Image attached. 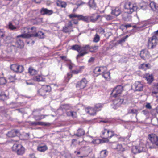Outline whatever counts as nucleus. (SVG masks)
<instances>
[{
    "label": "nucleus",
    "instance_id": "1",
    "mask_svg": "<svg viewBox=\"0 0 158 158\" xmlns=\"http://www.w3.org/2000/svg\"><path fill=\"white\" fill-rule=\"evenodd\" d=\"M98 46H92L90 47L89 45H86L84 47V48L81 50L80 54L77 55V59L79 58L80 57L83 56L84 55L87 54V51L88 50H91L93 49L94 51H95L98 50Z\"/></svg>",
    "mask_w": 158,
    "mask_h": 158
},
{
    "label": "nucleus",
    "instance_id": "2",
    "mask_svg": "<svg viewBox=\"0 0 158 158\" xmlns=\"http://www.w3.org/2000/svg\"><path fill=\"white\" fill-rule=\"evenodd\" d=\"M146 150V145L143 143H140L138 146H133L132 149V152L134 154L140 153L145 151Z\"/></svg>",
    "mask_w": 158,
    "mask_h": 158
},
{
    "label": "nucleus",
    "instance_id": "3",
    "mask_svg": "<svg viewBox=\"0 0 158 158\" xmlns=\"http://www.w3.org/2000/svg\"><path fill=\"white\" fill-rule=\"evenodd\" d=\"M13 151L16 152L19 155H22L25 152V149L23 146L20 144H14L12 147Z\"/></svg>",
    "mask_w": 158,
    "mask_h": 158
},
{
    "label": "nucleus",
    "instance_id": "4",
    "mask_svg": "<svg viewBox=\"0 0 158 158\" xmlns=\"http://www.w3.org/2000/svg\"><path fill=\"white\" fill-rule=\"evenodd\" d=\"M124 7L127 10V13H131L137 9L135 4H133L129 2H127L125 4Z\"/></svg>",
    "mask_w": 158,
    "mask_h": 158
},
{
    "label": "nucleus",
    "instance_id": "5",
    "mask_svg": "<svg viewBox=\"0 0 158 158\" xmlns=\"http://www.w3.org/2000/svg\"><path fill=\"white\" fill-rule=\"evenodd\" d=\"M158 42V40L156 36L153 35L150 38L148 42V47L150 49H152L155 48L156 45Z\"/></svg>",
    "mask_w": 158,
    "mask_h": 158
},
{
    "label": "nucleus",
    "instance_id": "6",
    "mask_svg": "<svg viewBox=\"0 0 158 158\" xmlns=\"http://www.w3.org/2000/svg\"><path fill=\"white\" fill-rule=\"evenodd\" d=\"M30 27H25L22 28L21 30V32L22 33L17 37V38L19 37H21L24 38H27L30 37V35H29Z\"/></svg>",
    "mask_w": 158,
    "mask_h": 158
},
{
    "label": "nucleus",
    "instance_id": "7",
    "mask_svg": "<svg viewBox=\"0 0 158 158\" xmlns=\"http://www.w3.org/2000/svg\"><path fill=\"white\" fill-rule=\"evenodd\" d=\"M115 135L113 131H110L106 129H105L102 131L101 137L103 139L110 138L113 136Z\"/></svg>",
    "mask_w": 158,
    "mask_h": 158
},
{
    "label": "nucleus",
    "instance_id": "8",
    "mask_svg": "<svg viewBox=\"0 0 158 158\" xmlns=\"http://www.w3.org/2000/svg\"><path fill=\"white\" fill-rule=\"evenodd\" d=\"M123 90V87L121 85H118L113 90L111 94L113 97H116L119 96Z\"/></svg>",
    "mask_w": 158,
    "mask_h": 158
},
{
    "label": "nucleus",
    "instance_id": "9",
    "mask_svg": "<svg viewBox=\"0 0 158 158\" xmlns=\"http://www.w3.org/2000/svg\"><path fill=\"white\" fill-rule=\"evenodd\" d=\"M87 83V80L85 78H84L77 83L76 87L78 90L82 89L86 86Z\"/></svg>",
    "mask_w": 158,
    "mask_h": 158
},
{
    "label": "nucleus",
    "instance_id": "10",
    "mask_svg": "<svg viewBox=\"0 0 158 158\" xmlns=\"http://www.w3.org/2000/svg\"><path fill=\"white\" fill-rule=\"evenodd\" d=\"M51 89V87L50 86L44 85L39 89L38 92L40 95L44 96L46 94L47 92L50 91Z\"/></svg>",
    "mask_w": 158,
    "mask_h": 158
},
{
    "label": "nucleus",
    "instance_id": "11",
    "mask_svg": "<svg viewBox=\"0 0 158 158\" xmlns=\"http://www.w3.org/2000/svg\"><path fill=\"white\" fill-rule=\"evenodd\" d=\"M10 68L12 70L17 73H21L24 70L23 66L15 64L11 65Z\"/></svg>",
    "mask_w": 158,
    "mask_h": 158
},
{
    "label": "nucleus",
    "instance_id": "12",
    "mask_svg": "<svg viewBox=\"0 0 158 158\" xmlns=\"http://www.w3.org/2000/svg\"><path fill=\"white\" fill-rule=\"evenodd\" d=\"M123 102V98H116L113 101V105L112 106L114 109H116L119 107Z\"/></svg>",
    "mask_w": 158,
    "mask_h": 158
},
{
    "label": "nucleus",
    "instance_id": "13",
    "mask_svg": "<svg viewBox=\"0 0 158 158\" xmlns=\"http://www.w3.org/2000/svg\"><path fill=\"white\" fill-rule=\"evenodd\" d=\"M143 85L140 82L136 81L132 86V88L135 89L136 91H141L143 89Z\"/></svg>",
    "mask_w": 158,
    "mask_h": 158
},
{
    "label": "nucleus",
    "instance_id": "14",
    "mask_svg": "<svg viewBox=\"0 0 158 158\" xmlns=\"http://www.w3.org/2000/svg\"><path fill=\"white\" fill-rule=\"evenodd\" d=\"M148 139L152 143L155 144L158 146V137L154 134L148 135Z\"/></svg>",
    "mask_w": 158,
    "mask_h": 158
},
{
    "label": "nucleus",
    "instance_id": "15",
    "mask_svg": "<svg viewBox=\"0 0 158 158\" xmlns=\"http://www.w3.org/2000/svg\"><path fill=\"white\" fill-rule=\"evenodd\" d=\"M140 55L141 58L144 60L148 59L150 57L149 52L147 50H143L141 51Z\"/></svg>",
    "mask_w": 158,
    "mask_h": 158
},
{
    "label": "nucleus",
    "instance_id": "16",
    "mask_svg": "<svg viewBox=\"0 0 158 158\" xmlns=\"http://www.w3.org/2000/svg\"><path fill=\"white\" fill-rule=\"evenodd\" d=\"M106 70V67L105 66L97 67L94 69V72L95 74H97V75L100 74V72L102 73H104V70Z\"/></svg>",
    "mask_w": 158,
    "mask_h": 158
},
{
    "label": "nucleus",
    "instance_id": "17",
    "mask_svg": "<svg viewBox=\"0 0 158 158\" xmlns=\"http://www.w3.org/2000/svg\"><path fill=\"white\" fill-rule=\"evenodd\" d=\"M112 148L118 151H123L124 148L121 144H118L116 143H114L112 144Z\"/></svg>",
    "mask_w": 158,
    "mask_h": 158
},
{
    "label": "nucleus",
    "instance_id": "18",
    "mask_svg": "<svg viewBox=\"0 0 158 158\" xmlns=\"http://www.w3.org/2000/svg\"><path fill=\"white\" fill-rule=\"evenodd\" d=\"M84 110L87 113L91 115H95L96 113V110L92 107H86L85 108Z\"/></svg>",
    "mask_w": 158,
    "mask_h": 158
},
{
    "label": "nucleus",
    "instance_id": "19",
    "mask_svg": "<svg viewBox=\"0 0 158 158\" xmlns=\"http://www.w3.org/2000/svg\"><path fill=\"white\" fill-rule=\"evenodd\" d=\"M19 132L16 130H13L9 132L7 134V135L9 137H13L18 135Z\"/></svg>",
    "mask_w": 158,
    "mask_h": 158
},
{
    "label": "nucleus",
    "instance_id": "20",
    "mask_svg": "<svg viewBox=\"0 0 158 158\" xmlns=\"http://www.w3.org/2000/svg\"><path fill=\"white\" fill-rule=\"evenodd\" d=\"M53 11L52 10H49L47 8H43L40 11V13L41 15H50L53 13Z\"/></svg>",
    "mask_w": 158,
    "mask_h": 158
},
{
    "label": "nucleus",
    "instance_id": "21",
    "mask_svg": "<svg viewBox=\"0 0 158 158\" xmlns=\"http://www.w3.org/2000/svg\"><path fill=\"white\" fill-rule=\"evenodd\" d=\"M36 28L35 27H32L29 29V35L30 37L34 36L35 35L36 33Z\"/></svg>",
    "mask_w": 158,
    "mask_h": 158
},
{
    "label": "nucleus",
    "instance_id": "22",
    "mask_svg": "<svg viewBox=\"0 0 158 158\" xmlns=\"http://www.w3.org/2000/svg\"><path fill=\"white\" fill-rule=\"evenodd\" d=\"M121 13L120 9L118 7H116L114 9L112 10L111 14L115 16H118Z\"/></svg>",
    "mask_w": 158,
    "mask_h": 158
},
{
    "label": "nucleus",
    "instance_id": "23",
    "mask_svg": "<svg viewBox=\"0 0 158 158\" xmlns=\"http://www.w3.org/2000/svg\"><path fill=\"white\" fill-rule=\"evenodd\" d=\"M144 77L148 83H151L153 80V77L151 74L147 73L144 75Z\"/></svg>",
    "mask_w": 158,
    "mask_h": 158
},
{
    "label": "nucleus",
    "instance_id": "24",
    "mask_svg": "<svg viewBox=\"0 0 158 158\" xmlns=\"http://www.w3.org/2000/svg\"><path fill=\"white\" fill-rule=\"evenodd\" d=\"M32 125H42L44 126H47L49 125L50 124L48 123L44 122H31V123Z\"/></svg>",
    "mask_w": 158,
    "mask_h": 158
},
{
    "label": "nucleus",
    "instance_id": "25",
    "mask_svg": "<svg viewBox=\"0 0 158 158\" xmlns=\"http://www.w3.org/2000/svg\"><path fill=\"white\" fill-rule=\"evenodd\" d=\"M147 25V24H145V22H144L143 23H137L134 25L133 27L134 28H142L145 27Z\"/></svg>",
    "mask_w": 158,
    "mask_h": 158
},
{
    "label": "nucleus",
    "instance_id": "26",
    "mask_svg": "<svg viewBox=\"0 0 158 158\" xmlns=\"http://www.w3.org/2000/svg\"><path fill=\"white\" fill-rule=\"evenodd\" d=\"M84 48V47L82 48H81L79 46L77 45H73L71 47V49H72L77 50V52H79V54L78 55L80 54V53L81 51V50Z\"/></svg>",
    "mask_w": 158,
    "mask_h": 158
},
{
    "label": "nucleus",
    "instance_id": "27",
    "mask_svg": "<svg viewBox=\"0 0 158 158\" xmlns=\"http://www.w3.org/2000/svg\"><path fill=\"white\" fill-rule=\"evenodd\" d=\"M100 16L99 15L96 16L95 14H93L91 16H90V19L91 22H94L98 19Z\"/></svg>",
    "mask_w": 158,
    "mask_h": 158
},
{
    "label": "nucleus",
    "instance_id": "28",
    "mask_svg": "<svg viewBox=\"0 0 158 158\" xmlns=\"http://www.w3.org/2000/svg\"><path fill=\"white\" fill-rule=\"evenodd\" d=\"M56 4L58 6L61 8H65L67 5V4L65 2L60 1H58L56 2Z\"/></svg>",
    "mask_w": 158,
    "mask_h": 158
},
{
    "label": "nucleus",
    "instance_id": "29",
    "mask_svg": "<svg viewBox=\"0 0 158 158\" xmlns=\"http://www.w3.org/2000/svg\"><path fill=\"white\" fill-rule=\"evenodd\" d=\"M16 46L18 48H22L24 46L23 41L20 40H18L16 42Z\"/></svg>",
    "mask_w": 158,
    "mask_h": 158
},
{
    "label": "nucleus",
    "instance_id": "30",
    "mask_svg": "<svg viewBox=\"0 0 158 158\" xmlns=\"http://www.w3.org/2000/svg\"><path fill=\"white\" fill-rule=\"evenodd\" d=\"M33 79L37 81H44V79L43 77L40 75H38L34 76L33 77Z\"/></svg>",
    "mask_w": 158,
    "mask_h": 158
},
{
    "label": "nucleus",
    "instance_id": "31",
    "mask_svg": "<svg viewBox=\"0 0 158 158\" xmlns=\"http://www.w3.org/2000/svg\"><path fill=\"white\" fill-rule=\"evenodd\" d=\"M84 134L85 131L84 130L82 129H79L77 131L75 135L78 136H80L84 135Z\"/></svg>",
    "mask_w": 158,
    "mask_h": 158
},
{
    "label": "nucleus",
    "instance_id": "32",
    "mask_svg": "<svg viewBox=\"0 0 158 158\" xmlns=\"http://www.w3.org/2000/svg\"><path fill=\"white\" fill-rule=\"evenodd\" d=\"M47 149V147L46 145L39 146L37 148L38 150L41 152H44Z\"/></svg>",
    "mask_w": 158,
    "mask_h": 158
},
{
    "label": "nucleus",
    "instance_id": "33",
    "mask_svg": "<svg viewBox=\"0 0 158 158\" xmlns=\"http://www.w3.org/2000/svg\"><path fill=\"white\" fill-rule=\"evenodd\" d=\"M88 5L91 8L95 9L96 4L94 2V0H90L88 2Z\"/></svg>",
    "mask_w": 158,
    "mask_h": 158
},
{
    "label": "nucleus",
    "instance_id": "34",
    "mask_svg": "<svg viewBox=\"0 0 158 158\" xmlns=\"http://www.w3.org/2000/svg\"><path fill=\"white\" fill-rule=\"evenodd\" d=\"M108 152L106 150L102 151L100 153V157L101 158H104L108 155Z\"/></svg>",
    "mask_w": 158,
    "mask_h": 158
},
{
    "label": "nucleus",
    "instance_id": "35",
    "mask_svg": "<svg viewBox=\"0 0 158 158\" xmlns=\"http://www.w3.org/2000/svg\"><path fill=\"white\" fill-rule=\"evenodd\" d=\"M35 35V37H38L42 39L44 37V33L41 31H39Z\"/></svg>",
    "mask_w": 158,
    "mask_h": 158
},
{
    "label": "nucleus",
    "instance_id": "36",
    "mask_svg": "<svg viewBox=\"0 0 158 158\" xmlns=\"http://www.w3.org/2000/svg\"><path fill=\"white\" fill-rule=\"evenodd\" d=\"M105 70H104V73H102V76L104 77L106 79H110V72H107L105 73Z\"/></svg>",
    "mask_w": 158,
    "mask_h": 158
},
{
    "label": "nucleus",
    "instance_id": "37",
    "mask_svg": "<svg viewBox=\"0 0 158 158\" xmlns=\"http://www.w3.org/2000/svg\"><path fill=\"white\" fill-rule=\"evenodd\" d=\"M148 4L145 2H142L140 4V6L143 10H145L148 6Z\"/></svg>",
    "mask_w": 158,
    "mask_h": 158
},
{
    "label": "nucleus",
    "instance_id": "38",
    "mask_svg": "<svg viewBox=\"0 0 158 158\" xmlns=\"http://www.w3.org/2000/svg\"><path fill=\"white\" fill-rule=\"evenodd\" d=\"M79 19L82 20L85 22H88L89 21V17L88 16H83L82 15H80Z\"/></svg>",
    "mask_w": 158,
    "mask_h": 158
},
{
    "label": "nucleus",
    "instance_id": "39",
    "mask_svg": "<svg viewBox=\"0 0 158 158\" xmlns=\"http://www.w3.org/2000/svg\"><path fill=\"white\" fill-rule=\"evenodd\" d=\"M63 31L65 33H69L71 31H73V30H71V29L68 26H66L64 27L63 29Z\"/></svg>",
    "mask_w": 158,
    "mask_h": 158
},
{
    "label": "nucleus",
    "instance_id": "40",
    "mask_svg": "<svg viewBox=\"0 0 158 158\" xmlns=\"http://www.w3.org/2000/svg\"><path fill=\"white\" fill-rule=\"evenodd\" d=\"M67 115L69 116H71L73 118L76 117L77 115L76 112L74 111H70L67 112Z\"/></svg>",
    "mask_w": 158,
    "mask_h": 158
},
{
    "label": "nucleus",
    "instance_id": "41",
    "mask_svg": "<svg viewBox=\"0 0 158 158\" xmlns=\"http://www.w3.org/2000/svg\"><path fill=\"white\" fill-rule=\"evenodd\" d=\"M28 71L30 74L31 75H34L37 73V71L32 68H29Z\"/></svg>",
    "mask_w": 158,
    "mask_h": 158
},
{
    "label": "nucleus",
    "instance_id": "42",
    "mask_svg": "<svg viewBox=\"0 0 158 158\" xmlns=\"http://www.w3.org/2000/svg\"><path fill=\"white\" fill-rule=\"evenodd\" d=\"M128 114H135L137 115V110L135 109H130L128 110Z\"/></svg>",
    "mask_w": 158,
    "mask_h": 158
},
{
    "label": "nucleus",
    "instance_id": "43",
    "mask_svg": "<svg viewBox=\"0 0 158 158\" xmlns=\"http://www.w3.org/2000/svg\"><path fill=\"white\" fill-rule=\"evenodd\" d=\"M6 82V80L4 77H0V85L5 84Z\"/></svg>",
    "mask_w": 158,
    "mask_h": 158
},
{
    "label": "nucleus",
    "instance_id": "44",
    "mask_svg": "<svg viewBox=\"0 0 158 158\" xmlns=\"http://www.w3.org/2000/svg\"><path fill=\"white\" fill-rule=\"evenodd\" d=\"M100 40V37L98 35L96 34L93 39V41L95 42H97Z\"/></svg>",
    "mask_w": 158,
    "mask_h": 158
},
{
    "label": "nucleus",
    "instance_id": "45",
    "mask_svg": "<svg viewBox=\"0 0 158 158\" xmlns=\"http://www.w3.org/2000/svg\"><path fill=\"white\" fill-rule=\"evenodd\" d=\"M150 7L152 10L156 9V5L155 3L153 2H151L149 4Z\"/></svg>",
    "mask_w": 158,
    "mask_h": 158
},
{
    "label": "nucleus",
    "instance_id": "46",
    "mask_svg": "<svg viewBox=\"0 0 158 158\" xmlns=\"http://www.w3.org/2000/svg\"><path fill=\"white\" fill-rule=\"evenodd\" d=\"M128 37V35H127L125 37H123L120 40H119L118 41V44H121L122 43L124 42Z\"/></svg>",
    "mask_w": 158,
    "mask_h": 158
},
{
    "label": "nucleus",
    "instance_id": "47",
    "mask_svg": "<svg viewBox=\"0 0 158 158\" xmlns=\"http://www.w3.org/2000/svg\"><path fill=\"white\" fill-rule=\"evenodd\" d=\"M86 3L81 0L77 1L76 3V4L78 6V7L81 6H82L85 4Z\"/></svg>",
    "mask_w": 158,
    "mask_h": 158
},
{
    "label": "nucleus",
    "instance_id": "48",
    "mask_svg": "<svg viewBox=\"0 0 158 158\" xmlns=\"http://www.w3.org/2000/svg\"><path fill=\"white\" fill-rule=\"evenodd\" d=\"M79 16L80 15H76L74 14H72L69 15V17L70 18H77L79 19Z\"/></svg>",
    "mask_w": 158,
    "mask_h": 158
},
{
    "label": "nucleus",
    "instance_id": "49",
    "mask_svg": "<svg viewBox=\"0 0 158 158\" xmlns=\"http://www.w3.org/2000/svg\"><path fill=\"white\" fill-rule=\"evenodd\" d=\"M148 64H143L140 67V68L145 70L148 67Z\"/></svg>",
    "mask_w": 158,
    "mask_h": 158
},
{
    "label": "nucleus",
    "instance_id": "50",
    "mask_svg": "<svg viewBox=\"0 0 158 158\" xmlns=\"http://www.w3.org/2000/svg\"><path fill=\"white\" fill-rule=\"evenodd\" d=\"M9 29L11 30H14L16 29V27L15 26H14L12 24L10 23L9 22Z\"/></svg>",
    "mask_w": 158,
    "mask_h": 158
},
{
    "label": "nucleus",
    "instance_id": "51",
    "mask_svg": "<svg viewBox=\"0 0 158 158\" xmlns=\"http://www.w3.org/2000/svg\"><path fill=\"white\" fill-rule=\"evenodd\" d=\"M105 17L107 20H111L113 19V17L110 15H106Z\"/></svg>",
    "mask_w": 158,
    "mask_h": 158
},
{
    "label": "nucleus",
    "instance_id": "52",
    "mask_svg": "<svg viewBox=\"0 0 158 158\" xmlns=\"http://www.w3.org/2000/svg\"><path fill=\"white\" fill-rule=\"evenodd\" d=\"M95 108L97 109H99L102 107V105L100 103L97 104L95 105Z\"/></svg>",
    "mask_w": 158,
    "mask_h": 158
},
{
    "label": "nucleus",
    "instance_id": "53",
    "mask_svg": "<svg viewBox=\"0 0 158 158\" xmlns=\"http://www.w3.org/2000/svg\"><path fill=\"white\" fill-rule=\"evenodd\" d=\"M152 94L154 96H155L157 97H158V89L156 91H152Z\"/></svg>",
    "mask_w": 158,
    "mask_h": 158
},
{
    "label": "nucleus",
    "instance_id": "54",
    "mask_svg": "<svg viewBox=\"0 0 158 158\" xmlns=\"http://www.w3.org/2000/svg\"><path fill=\"white\" fill-rule=\"evenodd\" d=\"M80 71V70L76 69L74 70H73L72 71V73L74 74H77Z\"/></svg>",
    "mask_w": 158,
    "mask_h": 158
},
{
    "label": "nucleus",
    "instance_id": "55",
    "mask_svg": "<svg viewBox=\"0 0 158 158\" xmlns=\"http://www.w3.org/2000/svg\"><path fill=\"white\" fill-rule=\"evenodd\" d=\"M145 107L148 109H151L152 106L149 103H148L145 106Z\"/></svg>",
    "mask_w": 158,
    "mask_h": 158
},
{
    "label": "nucleus",
    "instance_id": "56",
    "mask_svg": "<svg viewBox=\"0 0 158 158\" xmlns=\"http://www.w3.org/2000/svg\"><path fill=\"white\" fill-rule=\"evenodd\" d=\"M87 139H88V140L87 141L89 142H93V141H92V137H91L90 136H88L87 137Z\"/></svg>",
    "mask_w": 158,
    "mask_h": 158
},
{
    "label": "nucleus",
    "instance_id": "57",
    "mask_svg": "<svg viewBox=\"0 0 158 158\" xmlns=\"http://www.w3.org/2000/svg\"><path fill=\"white\" fill-rule=\"evenodd\" d=\"M4 36V33L0 29V37H3Z\"/></svg>",
    "mask_w": 158,
    "mask_h": 158
},
{
    "label": "nucleus",
    "instance_id": "58",
    "mask_svg": "<svg viewBox=\"0 0 158 158\" xmlns=\"http://www.w3.org/2000/svg\"><path fill=\"white\" fill-rule=\"evenodd\" d=\"M68 27H69L70 28L72 29V22H71V21H69V23H68Z\"/></svg>",
    "mask_w": 158,
    "mask_h": 158
},
{
    "label": "nucleus",
    "instance_id": "59",
    "mask_svg": "<svg viewBox=\"0 0 158 158\" xmlns=\"http://www.w3.org/2000/svg\"><path fill=\"white\" fill-rule=\"evenodd\" d=\"M94 59L93 57H91L88 60V62L89 63L93 62L94 61Z\"/></svg>",
    "mask_w": 158,
    "mask_h": 158
},
{
    "label": "nucleus",
    "instance_id": "60",
    "mask_svg": "<svg viewBox=\"0 0 158 158\" xmlns=\"http://www.w3.org/2000/svg\"><path fill=\"white\" fill-rule=\"evenodd\" d=\"M68 77L69 79H70L72 77V74L71 73H69L67 74Z\"/></svg>",
    "mask_w": 158,
    "mask_h": 158
},
{
    "label": "nucleus",
    "instance_id": "61",
    "mask_svg": "<svg viewBox=\"0 0 158 158\" xmlns=\"http://www.w3.org/2000/svg\"><path fill=\"white\" fill-rule=\"evenodd\" d=\"M29 156L31 158H36L34 154H30L29 155Z\"/></svg>",
    "mask_w": 158,
    "mask_h": 158
},
{
    "label": "nucleus",
    "instance_id": "62",
    "mask_svg": "<svg viewBox=\"0 0 158 158\" xmlns=\"http://www.w3.org/2000/svg\"><path fill=\"white\" fill-rule=\"evenodd\" d=\"M99 122H103L105 123H108V121L107 120H100L99 121Z\"/></svg>",
    "mask_w": 158,
    "mask_h": 158
},
{
    "label": "nucleus",
    "instance_id": "63",
    "mask_svg": "<svg viewBox=\"0 0 158 158\" xmlns=\"http://www.w3.org/2000/svg\"><path fill=\"white\" fill-rule=\"evenodd\" d=\"M40 117L38 119L39 120H40L41 119H42V118H45V116H44V115H41L40 116Z\"/></svg>",
    "mask_w": 158,
    "mask_h": 158
},
{
    "label": "nucleus",
    "instance_id": "64",
    "mask_svg": "<svg viewBox=\"0 0 158 158\" xmlns=\"http://www.w3.org/2000/svg\"><path fill=\"white\" fill-rule=\"evenodd\" d=\"M154 35L158 36V30L155 31L154 33Z\"/></svg>",
    "mask_w": 158,
    "mask_h": 158
}]
</instances>
